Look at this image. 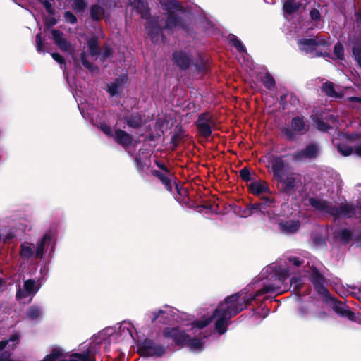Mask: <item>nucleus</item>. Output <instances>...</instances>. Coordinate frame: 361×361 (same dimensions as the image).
I'll list each match as a JSON object with an SVG mask.
<instances>
[{
  "label": "nucleus",
  "mask_w": 361,
  "mask_h": 361,
  "mask_svg": "<svg viewBox=\"0 0 361 361\" xmlns=\"http://www.w3.org/2000/svg\"><path fill=\"white\" fill-rule=\"evenodd\" d=\"M266 271L273 272L274 281L266 284L256 294H248L241 290L227 297L216 308H201L196 317L183 324L181 326L166 327L163 331L165 338L171 339L176 345L186 348L194 353H202L206 348L208 338L212 330L209 328L215 319V329L219 334L227 331L229 319L246 308L257 296L267 293H281L289 289L284 281L290 276L289 267L274 265L267 268Z\"/></svg>",
  "instance_id": "obj_1"
},
{
  "label": "nucleus",
  "mask_w": 361,
  "mask_h": 361,
  "mask_svg": "<svg viewBox=\"0 0 361 361\" xmlns=\"http://www.w3.org/2000/svg\"><path fill=\"white\" fill-rule=\"evenodd\" d=\"M134 326L130 322L124 321L118 324V327L106 328L92 336L90 341L85 342L87 347L94 346L97 352L98 346L102 343L109 345L112 343L119 342L124 339H135L133 335Z\"/></svg>",
  "instance_id": "obj_2"
},
{
  "label": "nucleus",
  "mask_w": 361,
  "mask_h": 361,
  "mask_svg": "<svg viewBox=\"0 0 361 361\" xmlns=\"http://www.w3.org/2000/svg\"><path fill=\"white\" fill-rule=\"evenodd\" d=\"M310 205L321 214H330L334 217H356L361 218V203L357 207L348 204H341L336 207L324 200L310 198Z\"/></svg>",
  "instance_id": "obj_3"
},
{
  "label": "nucleus",
  "mask_w": 361,
  "mask_h": 361,
  "mask_svg": "<svg viewBox=\"0 0 361 361\" xmlns=\"http://www.w3.org/2000/svg\"><path fill=\"white\" fill-rule=\"evenodd\" d=\"M97 350L94 346L87 347L85 342L79 345L77 352L68 353L59 346L54 347L42 361H96Z\"/></svg>",
  "instance_id": "obj_4"
},
{
  "label": "nucleus",
  "mask_w": 361,
  "mask_h": 361,
  "mask_svg": "<svg viewBox=\"0 0 361 361\" xmlns=\"http://www.w3.org/2000/svg\"><path fill=\"white\" fill-rule=\"evenodd\" d=\"M54 233L48 231L36 244L27 241L22 243L20 250V257L23 259H42L48 250L50 252L54 250Z\"/></svg>",
  "instance_id": "obj_5"
},
{
  "label": "nucleus",
  "mask_w": 361,
  "mask_h": 361,
  "mask_svg": "<svg viewBox=\"0 0 361 361\" xmlns=\"http://www.w3.org/2000/svg\"><path fill=\"white\" fill-rule=\"evenodd\" d=\"M142 152L143 157H141V154L135 158L136 167L139 173L141 175L152 174L154 176L159 178V179L165 185L167 190L172 191L173 185L171 183L173 176L165 166L164 164H161L156 161L157 166L161 170L159 171L150 169V159L148 157V153Z\"/></svg>",
  "instance_id": "obj_6"
},
{
  "label": "nucleus",
  "mask_w": 361,
  "mask_h": 361,
  "mask_svg": "<svg viewBox=\"0 0 361 361\" xmlns=\"http://www.w3.org/2000/svg\"><path fill=\"white\" fill-rule=\"evenodd\" d=\"M328 42L316 39H302L298 41V46L301 51L313 56H323L326 54Z\"/></svg>",
  "instance_id": "obj_7"
},
{
  "label": "nucleus",
  "mask_w": 361,
  "mask_h": 361,
  "mask_svg": "<svg viewBox=\"0 0 361 361\" xmlns=\"http://www.w3.org/2000/svg\"><path fill=\"white\" fill-rule=\"evenodd\" d=\"M99 128L109 137H113L115 142L126 149L130 146L135 145L137 142L133 137L126 132L121 130H112L111 128L105 123H100Z\"/></svg>",
  "instance_id": "obj_8"
},
{
  "label": "nucleus",
  "mask_w": 361,
  "mask_h": 361,
  "mask_svg": "<svg viewBox=\"0 0 361 361\" xmlns=\"http://www.w3.org/2000/svg\"><path fill=\"white\" fill-rule=\"evenodd\" d=\"M41 287L39 281L27 279L23 286H19L16 292V299L21 302H30Z\"/></svg>",
  "instance_id": "obj_9"
},
{
  "label": "nucleus",
  "mask_w": 361,
  "mask_h": 361,
  "mask_svg": "<svg viewBox=\"0 0 361 361\" xmlns=\"http://www.w3.org/2000/svg\"><path fill=\"white\" fill-rule=\"evenodd\" d=\"M139 352L144 357H161L166 353V348L153 340L145 339L139 347Z\"/></svg>",
  "instance_id": "obj_10"
},
{
  "label": "nucleus",
  "mask_w": 361,
  "mask_h": 361,
  "mask_svg": "<svg viewBox=\"0 0 361 361\" xmlns=\"http://www.w3.org/2000/svg\"><path fill=\"white\" fill-rule=\"evenodd\" d=\"M307 274H310L311 281L318 293L325 297L328 296L329 291L324 285V278L317 270L314 268L305 269L303 276H306Z\"/></svg>",
  "instance_id": "obj_11"
},
{
  "label": "nucleus",
  "mask_w": 361,
  "mask_h": 361,
  "mask_svg": "<svg viewBox=\"0 0 361 361\" xmlns=\"http://www.w3.org/2000/svg\"><path fill=\"white\" fill-rule=\"evenodd\" d=\"M197 126L200 135L207 137L211 135L214 128V121L209 114H202L197 121Z\"/></svg>",
  "instance_id": "obj_12"
},
{
  "label": "nucleus",
  "mask_w": 361,
  "mask_h": 361,
  "mask_svg": "<svg viewBox=\"0 0 361 361\" xmlns=\"http://www.w3.org/2000/svg\"><path fill=\"white\" fill-rule=\"evenodd\" d=\"M160 3L165 7V10L169 12L165 27L166 28H172L173 27L178 26L180 23V20L172 10H179L180 5L178 1L176 0H171L168 3H164V1H161Z\"/></svg>",
  "instance_id": "obj_13"
},
{
  "label": "nucleus",
  "mask_w": 361,
  "mask_h": 361,
  "mask_svg": "<svg viewBox=\"0 0 361 361\" xmlns=\"http://www.w3.org/2000/svg\"><path fill=\"white\" fill-rule=\"evenodd\" d=\"M51 36L54 42L61 50L69 54L74 53L75 46L63 37V34L61 32L54 29L51 30Z\"/></svg>",
  "instance_id": "obj_14"
},
{
  "label": "nucleus",
  "mask_w": 361,
  "mask_h": 361,
  "mask_svg": "<svg viewBox=\"0 0 361 361\" xmlns=\"http://www.w3.org/2000/svg\"><path fill=\"white\" fill-rule=\"evenodd\" d=\"M281 190L286 193L292 192L300 183L298 176L293 173L284 174L278 178Z\"/></svg>",
  "instance_id": "obj_15"
},
{
  "label": "nucleus",
  "mask_w": 361,
  "mask_h": 361,
  "mask_svg": "<svg viewBox=\"0 0 361 361\" xmlns=\"http://www.w3.org/2000/svg\"><path fill=\"white\" fill-rule=\"evenodd\" d=\"M319 153V147L317 144H310L304 149L295 152L293 156L299 161L316 158Z\"/></svg>",
  "instance_id": "obj_16"
},
{
  "label": "nucleus",
  "mask_w": 361,
  "mask_h": 361,
  "mask_svg": "<svg viewBox=\"0 0 361 361\" xmlns=\"http://www.w3.org/2000/svg\"><path fill=\"white\" fill-rule=\"evenodd\" d=\"M329 302H330V306L331 307V308L338 315L343 317H346L349 320H351V321L356 320V316H355V313L351 312L349 310L348 307L344 302L337 301L334 299H331Z\"/></svg>",
  "instance_id": "obj_17"
},
{
  "label": "nucleus",
  "mask_w": 361,
  "mask_h": 361,
  "mask_svg": "<svg viewBox=\"0 0 361 361\" xmlns=\"http://www.w3.org/2000/svg\"><path fill=\"white\" fill-rule=\"evenodd\" d=\"M176 313L177 310L166 305L162 309L149 312L147 316L152 322H154L160 317L166 319H170L173 318Z\"/></svg>",
  "instance_id": "obj_18"
},
{
  "label": "nucleus",
  "mask_w": 361,
  "mask_h": 361,
  "mask_svg": "<svg viewBox=\"0 0 361 361\" xmlns=\"http://www.w3.org/2000/svg\"><path fill=\"white\" fill-rule=\"evenodd\" d=\"M273 203L274 200L271 197H263L261 203L250 204L245 211L243 216L245 217L250 216L256 211H259L263 214H265L267 212V208L270 207Z\"/></svg>",
  "instance_id": "obj_19"
},
{
  "label": "nucleus",
  "mask_w": 361,
  "mask_h": 361,
  "mask_svg": "<svg viewBox=\"0 0 361 361\" xmlns=\"http://www.w3.org/2000/svg\"><path fill=\"white\" fill-rule=\"evenodd\" d=\"M268 166L271 169L277 179L284 175L285 162L282 157H272L269 159Z\"/></svg>",
  "instance_id": "obj_20"
},
{
  "label": "nucleus",
  "mask_w": 361,
  "mask_h": 361,
  "mask_svg": "<svg viewBox=\"0 0 361 361\" xmlns=\"http://www.w3.org/2000/svg\"><path fill=\"white\" fill-rule=\"evenodd\" d=\"M298 220H286L279 223L280 231L285 234H291L297 232L300 228Z\"/></svg>",
  "instance_id": "obj_21"
},
{
  "label": "nucleus",
  "mask_w": 361,
  "mask_h": 361,
  "mask_svg": "<svg viewBox=\"0 0 361 361\" xmlns=\"http://www.w3.org/2000/svg\"><path fill=\"white\" fill-rule=\"evenodd\" d=\"M250 191L255 195H260L264 193L269 192V188L267 183L262 180H255L250 182L249 184Z\"/></svg>",
  "instance_id": "obj_22"
},
{
  "label": "nucleus",
  "mask_w": 361,
  "mask_h": 361,
  "mask_svg": "<svg viewBox=\"0 0 361 361\" xmlns=\"http://www.w3.org/2000/svg\"><path fill=\"white\" fill-rule=\"evenodd\" d=\"M126 81V77L124 75L116 78L114 82L107 85L106 91L111 97L118 95L121 92L123 84Z\"/></svg>",
  "instance_id": "obj_23"
},
{
  "label": "nucleus",
  "mask_w": 361,
  "mask_h": 361,
  "mask_svg": "<svg viewBox=\"0 0 361 361\" xmlns=\"http://www.w3.org/2000/svg\"><path fill=\"white\" fill-rule=\"evenodd\" d=\"M173 61L181 68H187L191 61L190 57L182 51L174 53Z\"/></svg>",
  "instance_id": "obj_24"
},
{
  "label": "nucleus",
  "mask_w": 361,
  "mask_h": 361,
  "mask_svg": "<svg viewBox=\"0 0 361 361\" xmlns=\"http://www.w3.org/2000/svg\"><path fill=\"white\" fill-rule=\"evenodd\" d=\"M130 4L140 13L142 18H147L149 16L147 4L142 0H129Z\"/></svg>",
  "instance_id": "obj_25"
},
{
  "label": "nucleus",
  "mask_w": 361,
  "mask_h": 361,
  "mask_svg": "<svg viewBox=\"0 0 361 361\" xmlns=\"http://www.w3.org/2000/svg\"><path fill=\"white\" fill-rule=\"evenodd\" d=\"M323 91L331 97L341 98L343 94L338 92L335 90L334 85L332 82H326L322 85Z\"/></svg>",
  "instance_id": "obj_26"
},
{
  "label": "nucleus",
  "mask_w": 361,
  "mask_h": 361,
  "mask_svg": "<svg viewBox=\"0 0 361 361\" xmlns=\"http://www.w3.org/2000/svg\"><path fill=\"white\" fill-rule=\"evenodd\" d=\"M228 42L232 44L237 50L243 54V58H245V54H246V49L245 47L243 46V43L240 40L238 39V37L234 35H229L228 36Z\"/></svg>",
  "instance_id": "obj_27"
},
{
  "label": "nucleus",
  "mask_w": 361,
  "mask_h": 361,
  "mask_svg": "<svg viewBox=\"0 0 361 361\" xmlns=\"http://www.w3.org/2000/svg\"><path fill=\"white\" fill-rule=\"evenodd\" d=\"M300 4L294 0H288L285 2L283 5V9L285 12V16L288 18L287 15H290L299 8Z\"/></svg>",
  "instance_id": "obj_28"
},
{
  "label": "nucleus",
  "mask_w": 361,
  "mask_h": 361,
  "mask_svg": "<svg viewBox=\"0 0 361 361\" xmlns=\"http://www.w3.org/2000/svg\"><path fill=\"white\" fill-rule=\"evenodd\" d=\"M20 338V335L18 332H15L14 334H11L8 340H2L0 341V350H3L7 344L9 343H11V345H9V348L11 346L12 348H14V346L18 343Z\"/></svg>",
  "instance_id": "obj_29"
},
{
  "label": "nucleus",
  "mask_w": 361,
  "mask_h": 361,
  "mask_svg": "<svg viewBox=\"0 0 361 361\" xmlns=\"http://www.w3.org/2000/svg\"><path fill=\"white\" fill-rule=\"evenodd\" d=\"M90 16L94 20L102 19L104 16V8L98 4L93 5L90 8Z\"/></svg>",
  "instance_id": "obj_30"
},
{
  "label": "nucleus",
  "mask_w": 361,
  "mask_h": 361,
  "mask_svg": "<svg viewBox=\"0 0 361 361\" xmlns=\"http://www.w3.org/2000/svg\"><path fill=\"white\" fill-rule=\"evenodd\" d=\"M147 29L149 30L148 33L152 37V40H154V32L158 33L159 32H160L161 26L158 24V21L154 19L148 22Z\"/></svg>",
  "instance_id": "obj_31"
},
{
  "label": "nucleus",
  "mask_w": 361,
  "mask_h": 361,
  "mask_svg": "<svg viewBox=\"0 0 361 361\" xmlns=\"http://www.w3.org/2000/svg\"><path fill=\"white\" fill-rule=\"evenodd\" d=\"M42 314V310L37 306H32L27 311V317L31 320H36L41 317Z\"/></svg>",
  "instance_id": "obj_32"
},
{
  "label": "nucleus",
  "mask_w": 361,
  "mask_h": 361,
  "mask_svg": "<svg viewBox=\"0 0 361 361\" xmlns=\"http://www.w3.org/2000/svg\"><path fill=\"white\" fill-rule=\"evenodd\" d=\"M292 128L294 130L302 132L305 130V123L302 118L295 117L292 120Z\"/></svg>",
  "instance_id": "obj_33"
},
{
  "label": "nucleus",
  "mask_w": 361,
  "mask_h": 361,
  "mask_svg": "<svg viewBox=\"0 0 361 361\" xmlns=\"http://www.w3.org/2000/svg\"><path fill=\"white\" fill-rule=\"evenodd\" d=\"M336 145H337L338 152L343 156L346 157L352 154L353 152L355 153V148L353 149L347 145L337 143Z\"/></svg>",
  "instance_id": "obj_34"
},
{
  "label": "nucleus",
  "mask_w": 361,
  "mask_h": 361,
  "mask_svg": "<svg viewBox=\"0 0 361 361\" xmlns=\"http://www.w3.org/2000/svg\"><path fill=\"white\" fill-rule=\"evenodd\" d=\"M78 107H79L80 112H81L82 116L84 117V118L89 119L92 123H94L93 110L91 109L90 111H89V109H86V106H83L82 104H78Z\"/></svg>",
  "instance_id": "obj_35"
},
{
  "label": "nucleus",
  "mask_w": 361,
  "mask_h": 361,
  "mask_svg": "<svg viewBox=\"0 0 361 361\" xmlns=\"http://www.w3.org/2000/svg\"><path fill=\"white\" fill-rule=\"evenodd\" d=\"M87 44L90 51L91 56L94 58L99 54V47L97 40L94 38H92L88 40Z\"/></svg>",
  "instance_id": "obj_36"
},
{
  "label": "nucleus",
  "mask_w": 361,
  "mask_h": 361,
  "mask_svg": "<svg viewBox=\"0 0 361 361\" xmlns=\"http://www.w3.org/2000/svg\"><path fill=\"white\" fill-rule=\"evenodd\" d=\"M127 124L133 128H137L142 123V119L138 114L133 115L126 118Z\"/></svg>",
  "instance_id": "obj_37"
},
{
  "label": "nucleus",
  "mask_w": 361,
  "mask_h": 361,
  "mask_svg": "<svg viewBox=\"0 0 361 361\" xmlns=\"http://www.w3.org/2000/svg\"><path fill=\"white\" fill-rule=\"evenodd\" d=\"M261 80H262L263 85L267 89L271 90L275 85L274 79L273 78V77L271 75H269L268 73L265 74L263 77H262Z\"/></svg>",
  "instance_id": "obj_38"
},
{
  "label": "nucleus",
  "mask_w": 361,
  "mask_h": 361,
  "mask_svg": "<svg viewBox=\"0 0 361 361\" xmlns=\"http://www.w3.org/2000/svg\"><path fill=\"white\" fill-rule=\"evenodd\" d=\"M16 235V229L12 227L11 228L6 234L3 235L1 237V240H3L4 243H8L11 240L13 239Z\"/></svg>",
  "instance_id": "obj_39"
},
{
  "label": "nucleus",
  "mask_w": 361,
  "mask_h": 361,
  "mask_svg": "<svg viewBox=\"0 0 361 361\" xmlns=\"http://www.w3.org/2000/svg\"><path fill=\"white\" fill-rule=\"evenodd\" d=\"M86 7V3L84 0H74L73 8L78 11H83Z\"/></svg>",
  "instance_id": "obj_40"
},
{
  "label": "nucleus",
  "mask_w": 361,
  "mask_h": 361,
  "mask_svg": "<svg viewBox=\"0 0 361 361\" xmlns=\"http://www.w3.org/2000/svg\"><path fill=\"white\" fill-rule=\"evenodd\" d=\"M334 55L337 59H343L344 55L343 48V46L339 43L334 46Z\"/></svg>",
  "instance_id": "obj_41"
},
{
  "label": "nucleus",
  "mask_w": 361,
  "mask_h": 361,
  "mask_svg": "<svg viewBox=\"0 0 361 361\" xmlns=\"http://www.w3.org/2000/svg\"><path fill=\"white\" fill-rule=\"evenodd\" d=\"M36 44L38 52H44V44L42 43L40 33L37 34L36 36Z\"/></svg>",
  "instance_id": "obj_42"
},
{
  "label": "nucleus",
  "mask_w": 361,
  "mask_h": 361,
  "mask_svg": "<svg viewBox=\"0 0 361 361\" xmlns=\"http://www.w3.org/2000/svg\"><path fill=\"white\" fill-rule=\"evenodd\" d=\"M64 18L66 22L70 23L71 24H73L77 21L76 17L70 11L65 12Z\"/></svg>",
  "instance_id": "obj_43"
},
{
  "label": "nucleus",
  "mask_w": 361,
  "mask_h": 361,
  "mask_svg": "<svg viewBox=\"0 0 361 361\" xmlns=\"http://www.w3.org/2000/svg\"><path fill=\"white\" fill-rule=\"evenodd\" d=\"M339 237L343 241H348L351 237V232L349 230L344 229L339 233Z\"/></svg>",
  "instance_id": "obj_44"
},
{
  "label": "nucleus",
  "mask_w": 361,
  "mask_h": 361,
  "mask_svg": "<svg viewBox=\"0 0 361 361\" xmlns=\"http://www.w3.org/2000/svg\"><path fill=\"white\" fill-rule=\"evenodd\" d=\"M81 59H82V63L83 64V66L87 68L88 70H90L91 72H94V66L90 64V63L87 62V61L86 60V56H85V54H82L81 55Z\"/></svg>",
  "instance_id": "obj_45"
},
{
  "label": "nucleus",
  "mask_w": 361,
  "mask_h": 361,
  "mask_svg": "<svg viewBox=\"0 0 361 361\" xmlns=\"http://www.w3.org/2000/svg\"><path fill=\"white\" fill-rule=\"evenodd\" d=\"M315 125L317 129L321 131H325L329 129V125L323 121L317 120L315 121Z\"/></svg>",
  "instance_id": "obj_46"
},
{
  "label": "nucleus",
  "mask_w": 361,
  "mask_h": 361,
  "mask_svg": "<svg viewBox=\"0 0 361 361\" xmlns=\"http://www.w3.org/2000/svg\"><path fill=\"white\" fill-rule=\"evenodd\" d=\"M240 175L242 179L248 181L250 180V173L247 168H243L240 171Z\"/></svg>",
  "instance_id": "obj_47"
},
{
  "label": "nucleus",
  "mask_w": 361,
  "mask_h": 361,
  "mask_svg": "<svg viewBox=\"0 0 361 361\" xmlns=\"http://www.w3.org/2000/svg\"><path fill=\"white\" fill-rule=\"evenodd\" d=\"M290 264L294 265L295 267H299L300 265H303L305 262L303 260H300L299 258L293 257L289 259Z\"/></svg>",
  "instance_id": "obj_48"
},
{
  "label": "nucleus",
  "mask_w": 361,
  "mask_h": 361,
  "mask_svg": "<svg viewBox=\"0 0 361 361\" xmlns=\"http://www.w3.org/2000/svg\"><path fill=\"white\" fill-rule=\"evenodd\" d=\"M291 285L294 286V289H298L300 287L302 284V281L300 278L293 277L291 279Z\"/></svg>",
  "instance_id": "obj_49"
},
{
  "label": "nucleus",
  "mask_w": 361,
  "mask_h": 361,
  "mask_svg": "<svg viewBox=\"0 0 361 361\" xmlns=\"http://www.w3.org/2000/svg\"><path fill=\"white\" fill-rule=\"evenodd\" d=\"M310 16L312 20H317L320 18V13L318 10L313 9L310 11Z\"/></svg>",
  "instance_id": "obj_50"
},
{
  "label": "nucleus",
  "mask_w": 361,
  "mask_h": 361,
  "mask_svg": "<svg viewBox=\"0 0 361 361\" xmlns=\"http://www.w3.org/2000/svg\"><path fill=\"white\" fill-rule=\"evenodd\" d=\"M52 58L57 61L58 63L62 64L64 62L63 58L57 53H52L51 54Z\"/></svg>",
  "instance_id": "obj_51"
},
{
  "label": "nucleus",
  "mask_w": 361,
  "mask_h": 361,
  "mask_svg": "<svg viewBox=\"0 0 361 361\" xmlns=\"http://www.w3.org/2000/svg\"><path fill=\"white\" fill-rule=\"evenodd\" d=\"M38 1L44 4V7L46 8L47 11L49 13H51L53 12L51 4L50 3H48L46 1H44V0H38Z\"/></svg>",
  "instance_id": "obj_52"
},
{
  "label": "nucleus",
  "mask_w": 361,
  "mask_h": 361,
  "mask_svg": "<svg viewBox=\"0 0 361 361\" xmlns=\"http://www.w3.org/2000/svg\"><path fill=\"white\" fill-rule=\"evenodd\" d=\"M13 221H14V219L11 217V218H6V219H4L2 223H3V225L9 224H12V225H14L15 224Z\"/></svg>",
  "instance_id": "obj_53"
},
{
  "label": "nucleus",
  "mask_w": 361,
  "mask_h": 361,
  "mask_svg": "<svg viewBox=\"0 0 361 361\" xmlns=\"http://www.w3.org/2000/svg\"><path fill=\"white\" fill-rule=\"evenodd\" d=\"M111 54V50L109 48H106L103 54V59H104L105 58H107L109 57Z\"/></svg>",
  "instance_id": "obj_54"
},
{
  "label": "nucleus",
  "mask_w": 361,
  "mask_h": 361,
  "mask_svg": "<svg viewBox=\"0 0 361 361\" xmlns=\"http://www.w3.org/2000/svg\"><path fill=\"white\" fill-rule=\"evenodd\" d=\"M355 154L361 157V145H357L355 147Z\"/></svg>",
  "instance_id": "obj_55"
},
{
  "label": "nucleus",
  "mask_w": 361,
  "mask_h": 361,
  "mask_svg": "<svg viewBox=\"0 0 361 361\" xmlns=\"http://www.w3.org/2000/svg\"><path fill=\"white\" fill-rule=\"evenodd\" d=\"M349 102H357L361 103V97H351L348 98Z\"/></svg>",
  "instance_id": "obj_56"
},
{
  "label": "nucleus",
  "mask_w": 361,
  "mask_h": 361,
  "mask_svg": "<svg viewBox=\"0 0 361 361\" xmlns=\"http://www.w3.org/2000/svg\"><path fill=\"white\" fill-rule=\"evenodd\" d=\"M247 64H245V65L247 66V68H252V62H250V61H248V59H247ZM243 63H245V59H243Z\"/></svg>",
  "instance_id": "obj_57"
},
{
  "label": "nucleus",
  "mask_w": 361,
  "mask_h": 361,
  "mask_svg": "<svg viewBox=\"0 0 361 361\" xmlns=\"http://www.w3.org/2000/svg\"><path fill=\"white\" fill-rule=\"evenodd\" d=\"M49 23L50 25H54L56 23V20L54 18H51Z\"/></svg>",
  "instance_id": "obj_58"
},
{
  "label": "nucleus",
  "mask_w": 361,
  "mask_h": 361,
  "mask_svg": "<svg viewBox=\"0 0 361 361\" xmlns=\"http://www.w3.org/2000/svg\"><path fill=\"white\" fill-rule=\"evenodd\" d=\"M285 133L290 138H291V132L290 130H286Z\"/></svg>",
  "instance_id": "obj_59"
},
{
  "label": "nucleus",
  "mask_w": 361,
  "mask_h": 361,
  "mask_svg": "<svg viewBox=\"0 0 361 361\" xmlns=\"http://www.w3.org/2000/svg\"><path fill=\"white\" fill-rule=\"evenodd\" d=\"M104 0H98V2H99V4H103V3H104Z\"/></svg>",
  "instance_id": "obj_60"
},
{
  "label": "nucleus",
  "mask_w": 361,
  "mask_h": 361,
  "mask_svg": "<svg viewBox=\"0 0 361 361\" xmlns=\"http://www.w3.org/2000/svg\"><path fill=\"white\" fill-rule=\"evenodd\" d=\"M4 281L2 279H0V287L1 286V285L3 284Z\"/></svg>",
  "instance_id": "obj_61"
},
{
  "label": "nucleus",
  "mask_w": 361,
  "mask_h": 361,
  "mask_svg": "<svg viewBox=\"0 0 361 361\" xmlns=\"http://www.w3.org/2000/svg\"><path fill=\"white\" fill-rule=\"evenodd\" d=\"M330 118H332L334 121L335 120V117L333 116L332 115L330 116Z\"/></svg>",
  "instance_id": "obj_62"
},
{
  "label": "nucleus",
  "mask_w": 361,
  "mask_h": 361,
  "mask_svg": "<svg viewBox=\"0 0 361 361\" xmlns=\"http://www.w3.org/2000/svg\"><path fill=\"white\" fill-rule=\"evenodd\" d=\"M357 21H358L359 23H361V16H360V18H358Z\"/></svg>",
  "instance_id": "obj_63"
},
{
  "label": "nucleus",
  "mask_w": 361,
  "mask_h": 361,
  "mask_svg": "<svg viewBox=\"0 0 361 361\" xmlns=\"http://www.w3.org/2000/svg\"><path fill=\"white\" fill-rule=\"evenodd\" d=\"M267 215H268L269 218H270V214L267 213Z\"/></svg>",
  "instance_id": "obj_64"
}]
</instances>
